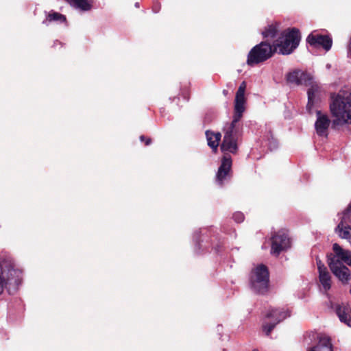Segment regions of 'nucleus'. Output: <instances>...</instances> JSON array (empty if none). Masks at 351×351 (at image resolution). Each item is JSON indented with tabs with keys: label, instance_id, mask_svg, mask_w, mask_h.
<instances>
[{
	"label": "nucleus",
	"instance_id": "obj_1",
	"mask_svg": "<svg viewBox=\"0 0 351 351\" xmlns=\"http://www.w3.org/2000/svg\"><path fill=\"white\" fill-rule=\"evenodd\" d=\"M223 139L221 150L224 154L216 174V183L222 186L231 177L232 158L228 153L235 154L239 148V139L242 134L243 125L226 123L223 126Z\"/></svg>",
	"mask_w": 351,
	"mask_h": 351
},
{
	"label": "nucleus",
	"instance_id": "obj_2",
	"mask_svg": "<svg viewBox=\"0 0 351 351\" xmlns=\"http://www.w3.org/2000/svg\"><path fill=\"white\" fill-rule=\"evenodd\" d=\"M330 110L334 119L333 128L351 125V86H345L330 94Z\"/></svg>",
	"mask_w": 351,
	"mask_h": 351
},
{
	"label": "nucleus",
	"instance_id": "obj_3",
	"mask_svg": "<svg viewBox=\"0 0 351 351\" xmlns=\"http://www.w3.org/2000/svg\"><path fill=\"white\" fill-rule=\"evenodd\" d=\"M332 250L334 254L328 256L330 269L343 284H348L351 278V273L345 265L351 266V253L343 250L337 243L333 244Z\"/></svg>",
	"mask_w": 351,
	"mask_h": 351
},
{
	"label": "nucleus",
	"instance_id": "obj_4",
	"mask_svg": "<svg viewBox=\"0 0 351 351\" xmlns=\"http://www.w3.org/2000/svg\"><path fill=\"white\" fill-rule=\"evenodd\" d=\"M0 294L6 288L10 294L21 282L22 271L16 269L12 258L6 254H0Z\"/></svg>",
	"mask_w": 351,
	"mask_h": 351
},
{
	"label": "nucleus",
	"instance_id": "obj_5",
	"mask_svg": "<svg viewBox=\"0 0 351 351\" xmlns=\"http://www.w3.org/2000/svg\"><path fill=\"white\" fill-rule=\"evenodd\" d=\"M286 80L287 82L291 84L310 86L307 91L308 104L306 108L311 112L313 106L316 94L319 90V86L314 82L312 75L308 73L296 69L288 73L286 75Z\"/></svg>",
	"mask_w": 351,
	"mask_h": 351
},
{
	"label": "nucleus",
	"instance_id": "obj_6",
	"mask_svg": "<svg viewBox=\"0 0 351 351\" xmlns=\"http://www.w3.org/2000/svg\"><path fill=\"white\" fill-rule=\"evenodd\" d=\"M300 34L298 29L292 28L285 31L277 43L275 44V49L279 48V53L283 55L291 53L299 45Z\"/></svg>",
	"mask_w": 351,
	"mask_h": 351
},
{
	"label": "nucleus",
	"instance_id": "obj_7",
	"mask_svg": "<svg viewBox=\"0 0 351 351\" xmlns=\"http://www.w3.org/2000/svg\"><path fill=\"white\" fill-rule=\"evenodd\" d=\"M269 274L267 267L259 265L251 272L250 285L251 289L260 294L265 293L269 289Z\"/></svg>",
	"mask_w": 351,
	"mask_h": 351
},
{
	"label": "nucleus",
	"instance_id": "obj_8",
	"mask_svg": "<svg viewBox=\"0 0 351 351\" xmlns=\"http://www.w3.org/2000/svg\"><path fill=\"white\" fill-rule=\"evenodd\" d=\"M274 53L271 45L267 42H261L254 46L248 53L247 64L251 66L268 60Z\"/></svg>",
	"mask_w": 351,
	"mask_h": 351
},
{
	"label": "nucleus",
	"instance_id": "obj_9",
	"mask_svg": "<svg viewBox=\"0 0 351 351\" xmlns=\"http://www.w3.org/2000/svg\"><path fill=\"white\" fill-rule=\"evenodd\" d=\"M290 316L288 310L283 308H270L267 310L265 315V319L263 323V330L267 336H269L275 328V326L280 322Z\"/></svg>",
	"mask_w": 351,
	"mask_h": 351
},
{
	"label": "nucleus",
	"instance_id": "obj_10",
	"mask_svg": "<svg viewBox=\"0 0 351 351\" xmlns=\"http://www.w3.org/2000/svg\"><path fill=\"white\" fill-rule=\"evenodd\" d=\"M246 88V83L243 82L237 93L234 99V114L232 117V120L230 123L231 124L237 125H243L241 122V119L243 117V114L245 110V103L246 99L245 97V91Z\"/></svg>",
	"mask_w": 351,
	"mask_h": 351
},
{
	"label": "nucleus",
	"instance_id": "obj_11",
	"mask_svg": "<svg viewBox=\"0 0 351 351\" xmlns=\"http://www.w3.org/2000/svg\"><path fill=\"white\" fill-rule=\"evenodd\" d=\"M271 253L278 256L282 251L287 250L291 246L290 239L285 230L275 233L272 238Z\"/></svg>",
	"mask_w": 351,
	"mask_h": 351
},
{
	"label": "nucleus",
	"instance_id": "obj_12",
	"mask_svg": "<svg viewBox=\"0 0 351 351\" xmlns=\"http://www.w3.org/2000/svg\"><path fill=\"white\" fill-rule=\"evenodd\" d=\"M208 230L206 228L199 229L195 230L193 233V239L195 243V252L197 254H200L207 249L209 246L208 238Z\"/></svg>",
	"mask_w": 351,
	"mask_h": 351
},
{
	"label": "nucleus",
	"instance_id": "obj_13",
	"mask_svg": "<svg viewBox=\"0 0 351 351\" xmlns=\"http://www.w3.org/2000/svg\"><path fill=\"white\" fill-rule=\"evenodd\" d=\"M307 43L315 47H322L326 51L331 49L332 40L329 36L310 34L307 38Z\"/></svg>",
	"mask_w": 351,
	"mask_h": 351
},
{
	"label": "nucleus",
	"instance_id": "obj_14",
	"mask_svg": "<svg viewBox=\"0 0 351 351\" xmlns=\"http://www.w3.org/2000/svg\"><path fill=\"white\" fill-rule=\"evenodd\" d=\"M316 114L317 119L315 123L316 133L319 136L327 137L331 121L327 114L322 113L319 110L316 112Z\"/></svg>",
	"mask_w": 351,
	"mask_h": 351
},
{
	"label": "nucleus",
	"instance_id": "obj_15",
	"mask_svg": "<svg viewBox=\"0 0 351 351\" xmlns=\"http://www.w3.org/2000/svg\"><path fill=\"white\" fill-rule=\"evenodd\" d=\"M339 320L351 327V308L345 304H335L332 306Z\"/></svg>",
	"mask_w": 351,
	"mask_h": 351
},
{
	"label": "nucleus",
	"instance_id": "obj_16",
	"mask_svg": "<svg viewBox=\"0 0 351 351\" xmlns=\"http://www.w3.org/2000/svg\"><path fill=\"white\" fill-rule=\"evenodd\" d=\"M306 351H332L330 339L325 335H319L316 345Z\"/></svg>",
	"mask_w": 351,
	"mask_h": 351
},
{
	"label": "nucleus",
	"instance_id": "obj_17",
	"mask_svg": "<svg viewBox=\"0 0 351 351\" xmlns=\"http://www.w3.org/2000/svg\"><path fill=\"white\" fill-rule=\"evenodd\" d=\"M319 281L325 292L331 288V275L326 267H319Z\"/></svg>",
	"mask_w": 351,
	"mask_h": 351
},
{
	"label": "nucleus",
	"instance_id": "obj_18",
	"mask_svg": "<svg viewBox=\"0 0 351 351\" xmlns=\"http://www.w3.org/2000/svg\"><path fill=\"white\" fill-rule=\"evenodd\" d=\"M206 136L208 142V145L211 147L214 151L217 149L219 141L221 138L220 132H214L209 130L206 132Z\"/></svg>",
	"mask_w": 351,
	"mask_h": 351
},
{
	"label": "nucleus",
	"instance_id": "obj_19",
	"mask_svg": "<svg viewBox=\"0 0 351 351\" xmlns=\"http://www.w3.org/2000/svg\"><path fill=\"white\" fill-rule=\"evenodd\" d=\"M62 23L66 22V16L60 13L51 11L46 14V19L43 21V24L49 25L51 23Z\"/></svg>",
	"mask_w": 351,
	"mask_h": 351
},
{
	"label": "nucleus",
	"instance_id": "obj_20",
	"mask_svg": "<svg viewBox=\"0 0 351 351\" xmlns=\"http://www.w3.org/2000/svg\"><path fill=\"white\" fill-rule=\"evenodd\" d=\"M339 220L340 221L335 228L336 232L342 239H350L351 226L348 224L349 222L343 221L341 219Z\"/></svg>",
	"mask_w": 351,
	"mask_h": 351
},
{
	"label": "nucleus",
	"instance_id": "obj_21",
	"mask_svg": "<svg viewBox=\"0 0 351 351\" xmlns=\"http://www.w3.org/2000/svg\"><path fill=\"white\" fill-rule=\"evenodd\" d=\"M73 7L82 11H88L91 9V2L90 0H66Z\"/></svg>",
	"mask_w": 351,
	"mask_h": 351
},
{
	"label": "nucleus",
	"instance_id": "obj_22",
	"mask_svg": "<svg viewBox=\"0 0 351 351\" xmlns=\"http://www.w3.org/2000/svg\"><path fill=\"white\" fill-rule=\"evenodd\" d=\"M264 141L265 145L268 146L271 151L278 147V141L273 137L270 130H269L267 134L264 136Z\"/></svg>",
	"mask_w": 351,
	"mask_h": 351
},
{
	"label": "nucleus",
	"instance_id": "obj_23",
	"mask_svg": "<svg viewBox=\"0 0 351 351\" xmlns=\"http://www.w3.org/2000/svg\"><path fill=\"white\" fill-rule=\"evenodd\" d=\"M277 27L276 25H270L262 32L264 38H274L277 34Z\"/></svg>",
	"mask_w": 351,
	"mask_h": 351
},
{
	"label": "nucleus",
	"instance_id": "obj_24",
	"mask_svg": "<svg viewBox=\"0 0 351 351\" xmlns=\"http://www.w3.org/2000/svg\"><path fill=\"white\" fill-rule=\"evenodd\" d=\"M339 219H341L343 221L351 223V204H349L348 208L343 211L342 213L339 214Z\"/></svg>",
	"mask_w": 351,
	"mask_h": 351
},
{
	"label": "nucleus",
	"instance_id": "obj_25",
	"mask_svg": "<svg viewBox=\"0 0 351 351\" xmlns=\"http://www.w3.org/2000/svg\"><path fill=\"white\" fill-rule=\"evenodd\" d=\"M232 218L237 223H241L244 220V215L241 212H236L233 214Z\"/></svg>",
	"mask_w": 351,
	"mask_h": 351
},
{
	"label": "nucleus",
	"instance_id": "obj_26",
	"mask_svg": "<svg viewBox=\"0 0 351 351\" xmlns=\"http://www.w3.org/2000/svg\"><path fill=\"white\" fill-rule=\"evenodd\" d=\"M160 10V4L158 2L154 3L152 6V11L154 13H158Z\"/></svg>",
	"mask_w": 351,
	"mask_h": 351
},
{
	"label": "nucleus",
	"instance_id": "obj_27",
	"mask_svg": "<svg viewBox=\"0 0 351 351\" xmlns=\"http://www.w3.org/2000/svg\"><path fill=\"white\" fill-rule=\"evenodd\" d=\"M221 243L219 242V243H217L215 245H213V248L215 250V251L217 253L219 252V251H220L219 247H221Z\"/></svg>",
	"mask_w": 351,
	"mask_h": 351
},
{
	"label": "nucleus",
	"instance_id": "obj_28",
	"mask_svg": "<svg viewBox=\"0 0 351 351\" xmlns=\"http://www.w3.org/2000/svg\"><path fill=\"white\" fill-rule=\"evenodd\" d=\"M317 269L318 272L319 273V267H326L324 264H322V261L320 260L317 261Z\"/></svg>",
	"mask_w": 351,
	"mask_h": 351
},
{
	"label": "nucleus",
	"instance_id": "obj_29",
	"mask_svg": "<svg viewBox=\"0 0 351 351\" xmlns=\"http://www.w3.org/2000/svg\"><path fill=\"white\" fill-rule=\"evenodd\" d=\"M150 143H151V139L150 138H147L146 141H145V144L146 145H149Z\"/></svg>",
	"mask_w": 351,
	"mask_h": 351
},
{
	"label": "nucleus",
	"instance_id": "obj_30",
	"mask_svg": "<svg viewBox=\"0 0 351 351\" xmlns=\"http://www.w3.org/2000/svg\"><path fill=\"white\" fill-rule=\"evenodd\" d=\"M145 136H140V140H141V142H143V141H145Z\"/></svg>",
	"mask_w": 351,
	"mask_h": 351
},
{
	"label": "nucleus",
	"instance_id": "obj_31",
	"mask_svg": "<svg viewBox=\"0 0 351 351\" xmlns=\"http://www.w3.org/2000/svg\"><path fill=\"white\" fill-rule=\"evenodd\" d=\"M135 6H136V8H138V7H139V3L136 2V3H135Z\"/></svg>",
	"mask_w": 351,
	"mask_h": 351
},
{
	"label": "nucleus",
	"instance_id": "obj_32",
	"mask_svg": "<svg viewBox=\"0 0 351 351\" xmlns=\"http://www.w3.org/2000/svg\"><path fill=\"white\" fill-rule=\"evenodd\" d=\"M57 43H58V44L61 45V43H60V42H58V41L57 40V41L54 42V45H56Z\"/></svg>",
	"mask_w": 351,
	"mask_h": 351
},
{
	"label": "nucleus",
	"instance_id": "obj_33",
	"mask_svg": "<svg viewBox=\"0 0 351 351\" xmlns=\"http://www.w3.org/2000/svg\"><path fill=\"white\" fill-rule=\"evenodd\" d=\"M252 351H258L257 349H253Z\"/></svg>",
	"mask_w": 351,
	"mask_h": 351
},
{
	"label": "nucleus",
	"instance_id": "obj_34",
	"mask_svg": "<svg viewBox=\"0 0 351 351\" xmlns=\"http://www.w3.org/2000/svg\"><path fill=\"white\" fill-rule=\"evenodd\" d=\"M226 92H227L226 90H223L224 94H226Z\"/></svg>",
	"mask_w": 351,
	"mask_h": 351
}]
</instances>
